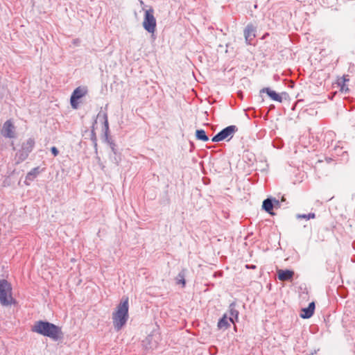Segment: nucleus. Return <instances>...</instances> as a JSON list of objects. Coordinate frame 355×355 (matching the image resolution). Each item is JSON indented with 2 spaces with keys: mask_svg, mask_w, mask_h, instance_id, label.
I'll list each match as a JSON object with an SVG mask.
<instances>
[{
  "mask_svg": "<svg viewBox=\"0 0 355 355\" xmlns=\"http://www.w3.org/2000/svg\"><path fill=\"white\" fill-rule=\"evenodd\" d=\"M129 299L123 297L117 305L116 310L112 313V320L114 328L120 330L128 319Z\"/></svg>",
  "mask_w": 355,
  "mask_h": 355,
  "instance_id": "1",
  "label": "nucleus"
},
{
  "mask_svg": "<svg viewBox=\"0 0 355 355\" xmlns=\"http://www.w3.org/2000/svg\"><path fill=\"white\" fill-rule=\"evenodd\" d=\"M32 331L44 336L58 340L62 337L61 328L49 322L38 321L32 327Z\"/></svg>",
  "mask_w": 355,
  "mask_h": 355,
  "instance_id": "2",
  "label": "nucleus"
},
{
  "mask_svg": "<svg viewBox=\"0 0 355 355\" xmlns=\"http://www.w3.org/2000/svg\"><path fill=\"white\" fill-rule=\"evenodd\" d=\"M0 303L6 306L15 303L12 294L11 284L5 279L0 280Z\"/></svg>",
  "mask_w": 355,
  "mask_h": 355,
  "instance_id": "3",
  "label": "nucleus"
},
{
  "mask_svg": "<svg viewBox=\"0 0 355 355\" xmlns=\"http://www.w3.org/2000/svg\"><path fill=\"white\" fill-rule=\"evenodd\" d=\"M156 19L153 15V10L149 9L145 11L143 26L148 33H154L156 30Z\"/></svg>",
  "mask_w": 355,
  "mask_h": 355,
  "instance_id": "4",
  "label": "nucleus"
},
{
  "mask_svg": "<svg viewBox=\"0 0 355 355\" xmlns=\"http://www.w3.org/2000/svg\"><path fill=\"white\" fill-rule=\"evenodd\" d=\"M237 128L235 125H230L220 132H218L216 135H215L212 138V141L218 142L223 141L228 137H232L235 132L237 131Z\"/></svg>",
  "mask_w": 355,
  "mask_h": 355,
  "instance_id": "5",
  "label": "nucleus"
},
{
  "mask_svg": "<svg viewBox=\"0 0 355 355\" xmlns=\"http://www.w3.org/2000/svg\"><path fill=\"white\" fill-rule=\"evenodd\" d=\"M87 92V89L85 87H78L74 89L70 98V103L73 109L78 108V100L85 96Z\"/></svg>",
  "mask_w": 355,
  "mask_h": 355,
  "instance_id": "6",
  "label": "nucleus"
},
{
  "mask_svg": "<svg viewBox=\"0 0 355 355\" xmlns=\"http://www.w3.org/2000/svg\"><path fill=\"white\" fill-rule=\"evenodd\" d=\"M1 134L6 138L12 139L15 137V127L13 122L9 119L3 124Z\"/></svg>",
  "mask_w": 355,
  "mask_h": 355,
  "instance_id": "7",
  "label": "nucleus"
},
{
  "mask_svg": "<svg viewBox=\"0 0 355 355\" xmlns=\"http://www.w3.org/2000/svg\"><path fill=\"white\" fill-rule=\"evenodd\" d=\"M231 317H227L226 315H224L222 318H220L218 322V327L220 329H227L230 324V322L234 323L233 316L235 317L236 320L238 318V312L236 311L231 310Z\"/></svg>",
  "mask_w": 355,
  "mask_h": 355,
  "instance_id": "8",
  "label": "nucleus"
},
{
  "mask_svg": "<svg viewBox=\"0 0 355 355\" xmlns=\"http://www.w3.org/2000/svg\"><path fill=\"white\" fill-rule=\"evenodd\" d=\"M260 93H266L267 95L274 101L282 102V96L280 94L275 92L269 87L263 88Z\"/></svg>",
  "mask_w": 355,
  "mask_h": 355,
  "instance_id": "9",
  "label": "nucleus"
},
{
  "mask_svg": "<svg viewBox=\"0 0 355 355\" xmlns=\"http://www.w3.org/2000/svg\"><path fill=\"white\" fill-rule=\"evenodd\" d=\"M315 303L314 302H311L307 308H303L301 310L300 317L304 319L311 318L314 313Z\"/></svg>",
  "mask_w": 355,
  "mask_h": 355,
  "instance_id": "10",
  "label": "nucleus"
},
{
  "mask_svg": "<svg viewBox=\"0 0 355 355\" xmlns=\"http://www.w3.org/2000/svg\"><path fill=\"white\" fill-rule=\"evenodd\" d=\"M278 279L280 281H288L293 278L294 272L290 270H278Z\"/></svg>",
  "mask_w": 355,
  "mask_h": 355,
  "instance_id": "11",
  "label": "nucleus"
},
{
  "mask_svg": "<svg viewBox=\"0 0 355 355\" xmlns=\"http://www.w3.org/2000/svg\"><path fill=\"white\" fill-rule=\"evenodd\" d=\"M255 28L252 25H248L245 31H244V35L246 40H251L252 37H255Z\"/></svg>",
  "mask_w": 355,
  "mask_h": 355,
  "instance_id": "12",
  "label": "nucleus"
},
{
  "mask_svg": "<svg viewBox=\"0 0 355 355\" xmlns=\"http://www.w3.org/2000/svg\"><path fill=\"white\" fill-rule=\"evenodd\" d=\"M262 207L263 209L270 214H274V213L272 211L273 209V204L269 198H267L265 200H263Z\"/></svg>",
  "mask_w": 355,
  "mask_h": 355,
  "instance_id": "13",
  "label": "nucleus"
},
{
  "mask_svg": "<svg viewBox=\"0 0 355 355\" xmlns=\"http://www.w3.org/2000/svg\"><path fill=\"white\" fill-rule=\"evenodd\" d=\"M196 137L197 139L203 141H207L209 140V137L206 135V133L203 130H197L196 131Z\"/></svg>",
  "mask_w": 355,
  "mask_h": 355,
  "instance_id": "14",
  "label": "nucleus"
},
{
  "mask_svg": "<svg viewBox=\"0 0 355 355\" xmlns=\"http://www.w3.org/2000/svg\"><path fill=\"white\" fill-rule=\"evenodd\" d=\"M177 284H182L183 287L185 286L186 282L184 279V274L183 272H180L178 274L177 277Z\"/></svg>",
  "mask_w": 355,
  "mask_h": 355,
  "instance_id": "15",
  "label": "nucleus"
},
{
  "mask_svg": "<svg viewBox=\"0 0 355 355\" xmlns=\"http://www.w3.org/2000/svg\"><path fill=\"white\" fill-rule=\"evenodd\" d=\"M40 173V171H39V168L37 167V168H33L28 173V177H36Z\"/></svg>",
  "mask_w": 355,
  "mask_h": 355,
  "instance_id": "16",
  "label": "nucleus"
},
{
  "mask_svg": "<svg viewBox=\"0 0 355 355\" xmlns=\"http://www.w3.org/2000/svg\"><path fill=\"white\" fill-rule=\"evenodd\" d=\"M26 144L29 146L30 148V150H31V149L33 148V146H34V141L32 140V139H29Z\"/></svg>",
  "mask_w": 355,
  "mask_h": 355,
  "instance_id": "17",
  "label": "nucleus"
},
{
  "mask_svg": "<svg viewBox=\"0 0 355 355\" xmlns=\"http://www.w3.org/2000/svg\"><path fill=\"white\" fill-rule=\"evenodd\" d=\"M51 150V153H53V155L54 156H57L58 155L59 152H58V149L55 146L52 147Z\"/></svg>",
  "mask_w": 355,
  "mask_h": 355,
  "instance_id": "18",
  "label": "nucleus"
},
{
  "mask_svg": "<svg viewBox=\"0 0 355 355\" xmlns=\"http://www.w3.org/2000/svg\"><path fill=\"white\" fill-rule=\"evenodd\" d=\"M315 218V214L312 213V214H309L308 216H307V219H310V218Z\"/></svg>",
  "mask_w": 355,
  "mask_h": 355,
  "instance_id": "19",
  "label": "nucleus"
},
{
  "mask_svg": "<svg viewBox=\"0 0 355 355\" xmlns=\"http://www.w3.org/2000/svg\"><path fill=\"white\" fill-rule=\"evenodd\" d=\"M341 90H342V91H344V92H347L349 89H348V88H347V87H345V85H343L341 87Z\"/></svg>",
  "mask_w": 355,
  "mask_h": 355,
  "instance_id": "20",
  "label": "nucleus"
},
{
  "mask_svg": "<svg viewBox=\"0 0 355 355\" xmlns=\"http://www.w3.org/2000/svg\"><path fill=\"white\" fill-rule=\"evenodd\" d=\"M302 217L304 218L307 219V216L306 215H303Z\"/></svg>",
  "mask_w": 355,
  "mask_h": 355,
  "instance_id": "21",
  "label": "nucleus"
}]
</instances>
